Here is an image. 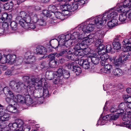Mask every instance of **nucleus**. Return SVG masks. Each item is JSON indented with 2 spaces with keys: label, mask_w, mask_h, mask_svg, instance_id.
<instances>
[{
  "label": "nucleus",
  "mask_w": 131,
  "mask_h": 131,
  "mask_svg": "<svg viewBox=\"0 0 131 131\" xmlns=\"http://www.w3.org/2000/svg\"><path fill=\"white\" fill-rule=\"evenodd\" d=\"M56 78L53 81V83L55 84H62L63 83L62 80L60 78V77H54Z\"/></svg>",
  "instance_id": "obj_42"
},
{
  "label": "nucleus",
  "mask_w": 131,
  "mask_h": 131,
  "mask_svg": "<svg viewBox=\"0 0 131 131\" xmlns=\"http://www.w3.org/2000/svg\"><path fill=\"white\" fill-rule=\"evenodd\" d=\"M50 12L49 11L47 10H44L42 12V14L45 16L47 17L50 16L51 15L50 14Z\"/></svg>",
  "instance_id": "obj_61"
},
{
  "label": "nucleus",
  "mask_w": 131,
  "mask_h": 131,
  "mask_svg": "<svg viewBox=\"0 0 131 131\" xmlns=\"http://www.w3.org/2000/svg\"><path fill=\"white\" fill-rule=\"evenodd\" d=\"M103 41V40L101 39H98L96 41L95 45L96 47H98V51L102 52V51L105 50V47L104 45L102 44Z\"/></svg>",
  "instance_id": "obj_14"
},
{
  "label": "nucleus",
  "mask_w": 131,
  "mask_h": 131,
  "mask_svg": "<svg viewBox=\"0 0 131 131\" xmlns=\"http://www.w3.org/2000/svg\"><path fill=\"white\" fill-rule=\"evenodd\" d=\"M123 5L125 6L126 9H129L130 10V8H131V0H125L123 3Z\"/></svg>",
  "instance_id": "obj_38"
},
{
  "label": "nucleus",
  "mask_w": 131,
  "mask_h": 131,
  "mask_svg": "<svg viewBox=\"0 0 131 131\" xmlns=\"http://www.w3.org/2000/svg\"><path fill=\"white\" fill-rule=\"evenodd\" d=\"M64 70L61 67L59 69L57 72H54L53 73L54 77H61L62 75L63 71Z\"/></svg>",
  "instance_id": "obj_26"
},
{
  "label": "nucleus",
  "mask_w": 131,
  "mask_h": 131,
  "mask_svg": "<svg viewBox=\"0 0 131 131\" xmlns=\"http://www.w3.org/2000/svg\"><path fill=\"white\" fill-rule=\"evenodd\" d=\"M127 13H123L120 14L119 16V20L121 22L125 21L127 18Z\"/></svg>",
  "instance_id": "obj_36"
},
{
  "label": "nucleus",
  "mask_w": 131,
  "mask_h": 131,
  "mask_svg": "<svg viewBox=\"0 0 131 131\" xmlns=\"http://www.w3.org/2000/svg\"><path fill=\"white\" fill-rule=\"evenodd\" d=\"M11 15H9L7 13H4L2 15L0 19V23H2V26L4 27H8V22H10L12 18Z\"/></svg>",
  "instance_id": "obj_7"
},
{
  "label": "nucleus",
  "mask_w": 131,
  "mask_h": 131,
  "mask_svg": "<svg viewBox=\"0 0 131 131\" xmlns=\"http://www.w3.org/2000/svg\"><path fill=\"white\" fill-rule=\"evenodd\" d=\"M127 113L126 114L124 115L122 117V119L125 122H123L122 123H120L118 125L121 126L124 122H127L128 123L129 122H131V112L130 111H127Z\"/></svg>",
  "instance_id": "obj_15"
},
{
  "label": "nucleus",
  "mask_w": 131,
  "mask_h": 131,
  "mask_svg": "<svg viewBox=\"0 0 131 131\" xmlns=\"http://www.w3.org/2000/svg\"><path fill=\"white\" fill-rule=\"evenodd\" d=\"M112 73L116 76H119L122 75L123 72L122 70L118 68L114 70L112 72Z\"/></svg>",
  "instance_id": "obj_32"
},
{
  "label": "nucleus",
  "mask_w": 131,
  "mask_h": 131,
  "mask_svg": "<svg viewBox=\"0 0 131 131\" xmlns=\"http://www.w3.org/2000/svg\"><path fill=\"white\" fill-rule=\"evenodd\" d=\"M83 47H82L80 43H78L77 44H76L74 47L73 48L74 50H80L81 49H83Z\"/></svg>",
  "instance_id": "obj_56"
},
{
  "label": "nucleus",
  "mask_w": 131,
  "mask_h": 131,
  "mask_svg": "<svg viewBox=\"0 0 131 131\" xmlns=\"http://www.w3.org/2000/svg\"><path fill=\"white\" fill-rule=\"evenodd\" d=\"M112 46L111 45H106V48H105V50H103L102 51V52L101 53L102 54H103V53H104L105 51L107 52H111V50H112Z\"/></svg>",
  "instance_id": "obj_44"
},
{
  "label": "nucleus",
  "mask_w": 131,
  "mask_h": 131,
  "mask_svg": "<svg viewBox=\"0 0 131 131\" xmlns=\"http://www.w3.org/2000/svg\"><path fill=\"white\" fill-rule=\"evenodd\" d=\"M129 104H127L126 102L122 103L119 105L120 107L123 108H125V107H126V110L127 111V108L131 109V103H129Z\"/></svg>",
  "instance_id": "obj_27"
},
{
  "label": "nucleus",
  "mask_w": 131,
  "mask_h": 131,
  "mask_svg": "<svg viewBox=\"0 0 131 131\" xmlns=\"http://www.w3.org/2000/svg\"><path fill=\"white\" fill-rule=\"evenodd\" d=\"M130 41H131V38L129 39H124L122 42L123 47H125V46L127 45H130L131 46V43L130 42Z\"/></svg>",
  "instance_id": "obj_43"
},
{
  "label": "nucleus",
  "mask_w": 131,
  "mask_h": 131,
  "mask_svg": "<svg viewBox=\"0 0 131 131\" xmlns=\"http://www.w3.org/2000/svg\"><path fill=\"white\" fill-rule=\"evenodd\" d=\"M38 24L41 26H45L46 25V23L45 21L43 19H38V21L37 22Z\"/></svg>",
  "instance_id": "obj_57"
},
{
  "label": "nucleus",
  "mask_w": 131,
  "mask_h": 131,
  "mask_svg": "<svg viewBox=\"0 0 131 131\" xmlns=\"http://www.w3.org/2000/svg\"><path fill=\"white\" fill-rule=\"evenodd\" d=\"M125 53L122 52L119 55V58L117 59L115 62V65L117 66H119L121 63H123L124 62L123 59L125 56Z\"/></svg>",
  "instance_id": "obj_17"
},
{
  "label": "nucleus",
  "mask_w": 131,
  "mask_h": 131,
  "mask_svg": "<svg viewBox=\"0 0 131 131\" xmlns=\"http://www.w3.org/2000/svg\"><path fill=\"white\" fill-rule=\"evenodd\" d=\"M110 115H106L103 117L102 119H100L98 121L97 124L101 125H103L105 124V122L108 120H110Z\"/></svg>",
  "instance_id": "obj_22"
},
{
  "label": "nucleus",
  "mask_w": 131,
  "mask_h": 131,
  "mask_svg": "<svg viewBox=\"0 0 131 131\" xmlns=\"http://www.w3.org/2000/svg\"><path fill=\"white\" fill-rule=\"evenodd\" d=\"M116 18H114L113 19L108 22V26L110 28H112L117 25V20L116 19Z\"/></svg>",
  "instance_id": "obj_23"
},
{
  "label": "nucleus",
  "mask_w": 131,
  "mask_h": 131,
  "mask_svg": "<svg viewBox=\"0 0 131 131\" xmlns=\"http://www.w3.org/2000/svg\"><path fill=\"white\" fill-rule=\"evenodd\" d=\"M106 60L105 61V64L102 66H104V67L101 68L100 70L101 72L105 73H110L112 70L113 68L112 65L109 64L107 63L106 62Z\"/></svg>",
  "instance_id": "obj_10"
},
{
  "label": "nucleus",
  "mask_w": 131,
  "mask_h": 131,
  "mask_svg": "<svg viewBox=\"0 0 131 131\" xmlns=\"http://www.w3.org/2000/svg\"><path fill=\"white\" fill-rule=\"evenodd\" d=\"M121 125L122 126H124L129 128L131 129V122H129L128 123L127 122H124Z\"/></svg>",
  "instance_id": "obj_58"
},
{
  "label": "nucleus",
  "mask_w": 131,
  "mask_h": 131,
  "mask_svg": "<svg viewBox=\"0 0 131 131\" xmlns=\"http://www.w3.org/2000/svg\"><path fill=\"white\" fill-rule=\"evenodd\" d=\"M102 52L98 51L97 53H95L93 54V56H91L89 58H90L92 62L94 64L96 65L101 60V65H103L105 64V61L107 60L109 58V56L107 54H102Z\"/></svg>",
  "instance_id": "obj_4"
},
{
  "label": "nucleus",
  "mask_w": 131,
  "mask_h": 131,
  "mask_svg": "<svg viewBox=\"0 0 131 131\" xmlns=\"http://www.w3.org/2000/svg\"><path fill=\"white\" fill-rule=\"evenodd\" d=\"M95 19L91 22H90L89 24H88L85 25L84 24H82L81 26L77 28L78 30L79 31V34L81 36L83 37V38L84 36H83V34H85L86 33H88L90 31H91L94 30L95 25L96 24V25H97L96 23H94Z\"/></svg>",
  "instance_id": "obj_5"
},
{
  "label": "nucleus",
  "mask_w": 131,
  "mask_h": 131,
  "mask_svg": "<svg viewBox=\"0 0 131 131\" xmlns=\"http://www.w3.org/2000/svg\"><path fill=\"white\" fill-rule=\"evenodd\" d=\"M90 63L88 61V59H85L84 60V62L82 66L85 69H87L90 67Z\"/></svg>",
  "instance_id": "obj_45"
},
{
  "label": "nucleus",
  "mask_w": 131,
  "mask_h": 131,
  "mask_svg": "<svg viewBox=\"0 0 131 131\" xmlns=\"http://www.w3.org/2000/svg\"><path fill=\"white\" fill-rule=\"evenodd\" d=\"M55 15L57 18L62 20L63 19L64 17L63 14L59 12L56 13Z\"/></svg>",
  "instance_id": "obj_51"
},
{
  "label": "nucleus",
  "mask_w": 131,
  "mask_h": 131,
  "mask_svg": "<svg viewBox=\"0 0 131 131\" xmlns=\"http://www.w3.org/2000/svg\"><path fill=\"white\" fill-rule=\"evenodd\" d=\"M16 55H15L9 54L6 56V58L7 59L8 63H14L16 62L15 59L16 58Z\"/></svg>",
  "instance_id": "obj_20"
},
{
  "label": "nucleus",
  "mask_w": 131,
  "mask_h": 131,
  "mask_svg": "<svg viewBox=\"0 0 131 131\" xmlns=\"http://www.w3.org/2000/svg\"><path fill=\"white\" fill-rule=\"evenodd\" d=\"M8 126L13 130H16L15 131H29V126L25 124L24 121L20 119H16L14 123H10Z\"/></svg>",
  "instance_id": "obj_3"
},
{
  "label": "nucleus",
  "mask_w": 131,
  "mask_h": 131,
  "mask_svg": "<svg viewBox=\"0 0 131 131\" xmlns=\"http://www.w3.org/2000/svg\"><path fill=\"white\" fill-rule=\"evenodd\" d=\"M17 19L19 20V23L20 20L22 19L24 20L25 22L28 23L30 22V16L29 14H27L24 11H21L20 13V15L19 16H18L16 18Z\"/></svg>",
  "instance_id": "obj_12"
},
{
  "label": "nucleus",
  "mask_w": 131,
  "mask_h": 131,
  "mask_svg": "<svg viewBox=\"0 0 131 131\" xmlns=\"http://www.w3.org/2000/svg\"><path fill=\"white\" fill-rule=\"evenodd\" d=\"M72 5L71 4H68L61 6L60 8L63 11H68L72 12Z\"/></svg>",
  "instance_id": "obj_24"
},
{
  "label": "nucleus",
  "mask_w": 131,
  "mask_h": 131,
  "mask_svg": "<svg viewBox=\"0 0 131 131\" xmlns=\"http://www.w3.org/2000/svg\"><path fill=\"white\" fill-rule=\"evenodd\" d=\"M59 41L60 44V46L59 47H60L61 45L64 44V42L66 41V36H65V35H62L59 36Z\"/></svg>",
  "instance_id": "obj_34"
},
{
  "label": "nucleus",
  "mask_w": 131,
  "mask_h": 131,
  "mask_svg": "<svg viewBox=\"0 0 131 131\" xmlns=\"http://www.w3.org/2000/svg\"><path fill=\"white\" fill-rule=\"evenodd\" d=\"M16 64L17 65H20L23 62V59L21 57H16L15 59Z\"/></svg>",
  "instance_id": "obj_48"
},
{
  "label": "nucleus",
  "mask_w": 131,
  "mask_h": 131,
  "mask_svg": "<svg viewBox=\"0 0 131 131\" xmlns=\"http://www.w3.org/2000/svg\"><path fill=\"white\" fill-rule=\"evenodd\" d=\"M83 52L81 51L80 50H74V52H72L74 55L78 56V57L82 56Z\"/></svg>",
  "instance_id": "obj_49"
},
{
  "label": "nucleus",
  "mask_w": 131,
  "mask_h": 131,
  "mask_svg": "<svg viewBox=\"0 0 131 131\" xmlns=\"http://www.w3.org/2000/svg\"><path fill=\"white\" fill-rule=\"evenodd\" d=\"M26 86L23 82H18L16 84L15 90L18 92H21L24 89H25Z\"/></svg>",
  "instance_id": "obj_16"
},
{
  "label": "nucleus",
  "mask_w": 131,
  "mask_h": 131,
  "mask_svg": "<svg viewBox=\"0 0 131 131\" xmlns=\"http://www.w3.org/2000/svg\"><path fill=\"white\" fill-rule=\"evenodd\" d=\"M29 16H30V22L31 21L32 22L35 23H37L38 21V19H38L37 15L36 14L32 13H30Z\"/></svg>",
  "instance_id": "obj_25"
},
{
  "label": "nucleus",
  "mask_w": 131,
  "mask_h": 131,
  "mask_svg": "<svg viewBox=\"0 0 131 131\" xmlns=\"http://www.w3.org/2000/svg\"><path fill=\"white\" fill-rule=\"evenodd\" d=\"M62 75L64 78L67 79L69 77L70 75V74L69 72L66 70H64L63 72Z\"/></svg>",
  "instance_id": "obj_54"
},
{
  "label": "nucleus",
  "mask_w": 131,
  "mask_h": 131,
  "mask_svg": "<svg viewBox=\"0 0 131 131\" xmlns=\"http://www.w3.org/2000/svg\"><path fill=\"white\" fill-rule=\"evenodd\" d=\"M113 48L115 49L119 50L121 49V46L119 42H114L113 43Z\"/></svg>",
  "instance_id": "obj_39"
},
{
  "label": "nucleus",
  "mask_w": 131,
  "mask_h": 131,
  "mask_svg": "<svg viewBox=\"0 0 131 131\" xmlns=\"http://www.w3.org/2000/svg\"><path fill=\"white\" fill-rule=\"evenodd\" d=\"M24 81L29 84L27 88V91L28 94L27 95H33L35 97H37L38 94L39 89L42 90V84L46 81L45 78L40 79L38 78L29 77L28 76H24L23 77Z\"/></svg>",
  "instance_id": "obj_1"
},
{
  "label": "nucleus",
  "mask_w": 131,
  "mask_h": 131,
  "mask_svg": "<svg viewBox=\"0 0 131 131\" xmlns=\"http://www.w3.org/2000/svg\"><path fill=\"white\" fill-rule=\"evenodd\" d=\"M86 40L87 43H92L94 41L92 37L90 35H89Z\"/></svg>",
  "instance_id": "obj_52"
},
{
  "label": "nucleus",
  "mask_w": 131,
  "mask_h": 131,
  "mask_svg": "<svg viewBox=\"0 0 131 131\" xmlns=\"http://www.w3.org/2000/svg\"><path fill=\"white\" fill-rule=\"evenodd\" d=\"M3 91L4 93L6 95H9L11 98L8 97H7L5 100L6 102L9 104H12L15 102L14 95L12 92L10 90L8 87H5L4 88Z\"/></svg>",
  "instance_id": "obj_6"
},
{
  "label": "nucleus",
  "mask_w": 131,
  "mask_h": 131,
  "mask_svg": "<svg viewBox=\"0 0 131 131\" xmlns=\"http://www.w3.org/2000/svg\"><path fill=\"white\" fill-rule=\"evenodd\" d=\"M65 36H66V40L71 39L74 40L77 38L78 39L80 40L82 39L83 37L81 36L78 29L76 32H74L72 35L71 34H69L65 35Z\"/></svg>",
  "instance_id": "obj_9"
},
{
  "label": "nucleus",
  "mask_w": 131,
  "mask_h": 131,
  "mask_svg": "<svg viewBox=\"0 0 131 131\" xmlns=\"http://www.w3.org/2000/svg\"><path fill=\"white\" fill-rule=\"evenodd\" d=\"M45 84H44V86L42 87V90L41 89H39L38 93H40L39 92L42 91L43 96L45 98H47L50 95L49 93V91L46 86H45Z\"/></svg>",
  "instance_id": "obj_19"
},
{
  "label": "nucleus",
  "mask_w": 131,
  "mask_h": 131,
  "mask_svg": "<svg viewBox=\"0 0 131 131\" xmlns=\"http://www.w3.org/2000/svg\"><path fill=\"white\" fill-rule=\"evenodd\" d=\"M16 84V83L15 81H12L10 82L9 85L12 89L15 90Z\"/></svg>",
  "instance_id": "obj_53"
},
{
  "label": "nucleus",
  "mask_w": 131,
  "mask_h": 131,
  "mask_svg": "<svg viewBox=\"0 0 131 131\" xmlns=\"http://www.w3.org/2000/svg\"><path fill=\"white\" fill-rule=\"evenodd\" d=\"M12 19V18L11 19V20L9 23L8 22V23H9L8 24V27L9 25H10L13 30H16L17 29V24L16 22L14 21L11 22Z\"/></svg>",
  "instance_id": "obj_35"
},
{
  "label": "nucleus",
  "mask_w": 131,
  "mask_h": 131,
  "mask_svg": "<svg viewBox=\"0 0 131 131\" xmlns=\"http://www.w3.org/2000/svg\"><path fill=\"white\" fill-rule=\"evenodd\" d=\"M61 47H59V48L60 49H61V52L60 53V54H62V56L64 54L66 53H67V52H68V50H69V49H68L67 48H62Z\"/></svg>",
  "instance_id": "obj_60"
},
{
  "label": "nucleus",
  "mask_w": 131,
  "mask_h": 131,
  "mask_svg": "<svg viewBox=\"0 0 131 131\" xmlns=\"http://www.w3.org/2000/svg\"><path fill=\"white\" fill-rule=\"evenodd\" d=\"M6 110L9 112L15 113L16 112V110H17V108L16 107L13 106L12 104H10L7 106Z\"/></svg>",
  "instance_id": "obj_30"
},
{
  "label": "nucleus",
  "mask_w": 131,
  "mask_h": 131,
  "mask_svg": "<svg viewBox=\"0 0 131 131\" xmlns=\"http://www.w3.org/2000/svg\"><path fill=\"white\" fill-rule=\"evenodd\" d=\"M72 70L75 73V74L77 75H79L82 72V70L80 68L77 66H74Z\"/></svg>",
  "instance_id": "obj_29"
},
{
  "label": "nucleus",
  "mask_w": 131,
  "mask_h": 131,
  "mask_svg": "<svg viewBox=\"0 0 131 131\" xmlns=\"http://www.w3.org/2000/svg\"><path fill=\"white\" fill-rule=\"evenodd\" d=\"M105 34L103 31H99L98 32L96 33V35L95 36V37L96 38V36L99 39L103 38L105 35Z\"/></svg>",
  "instance_id": "obj_47"
},
{
  "label": "nucleus",
  "mask_w": 131,
  "mask_h": 131,
  "mask_svg": "<svg viewBox=\"0 0 131 131\" xmlns=\"http://www.w3.org/2000/svg\"><path fill=\"white\" fill-rule=\"evenodd\" d=\"M83 50L82 52V55L83 56H84L86 55H89V54L90 53V51H91L90 49L89 48H83Z\"/></svg>",
  "instance_id": "obj_41"
},
{
  "label": "nucleus",
  "mask_w": 131,
  "mask_h": 131,
  "mask_svg": "<svg viewBox=\"0 0 131 131\" xmlns=\"http://www.w3.org/2000/svg\"><path fill=\"white\" fill-rule=\"evenodd\" d=\"M114 8H112L110 10L106 11L102 16L96 17L95 19L94 23L97 25H103L106 23V21L112 19L117 17V13L114 11Z\"/></svg>",
  "instance_id": "obj_2"
},
{
  "label": "nucleus",
  "mask_w": 131,
  "mask_h": 131,
  "mask_svg": "<svg viewBox=\"0 0 131 131\" xmlns=\"http://www.w3.org/2000/svg\"><path fill=\"white\" fill-rule=\"evenodd\" d=\"M50 44L52 47L56 49L58 47L59 48V46H60L59 41L56 39L51 40L50 41Z\"/></svg>",
  "instance_id": "obj_21"
},
{
  "label": "nucleus",
  "mask_w": 131,
  "mask_h": 131,
  "mask_svg": "<svg viewBox=\"0 0 131 131\" xmlns=\"http://www.w3.org/2000/svg\"><path fill=\"white\" fill-rule=\"evenodd\" d=\"M117 10L119 13L123 12L124 13L128 12L129 10H127L125 6L123 5V6H120L117 7Z\"/></svg>",
  "instance_id": "obj_37"
},
{
  "label": "nucleus",
  "mask_w": 131,
  "mask_h": 131,
  "mask_svg": "<svg viewBox=\"0 0 131 131\" xmlns=\"http://www.w3.org/2000/svg\"><path fill=\"white\" fill-rule=\"evenodd\" d=\"M56 7L54 5H51L49 6L48 8V10L51 13V12L53 13L54 11L57 9Z\"/></svg>",
  "instance_id": "obj_50"
},
{
  "label": "nucleus",
  "mask_w": 131,
  "mask_h": 131,
  "mask_svg": "<svg viewBox=\"0 0 131 131\" xmlns=\"http://www.w3.org/2000/svg\"><path fill=\"white\" fill-rule=\"evenodd\" d=\"M123 52H127L131 51V46L130 45H127L125 47H123Z\"/></svg>",
  "instance_id": "obj_55"
},
{
  "label": "nucleus",
  "mask_w": 131,
  "mask_h": 131,
  "mask_svg": "<svg viewBox=\"0 0 131 131\" xmlns=\"http://www.w3.org/2000/svg\"><path fill=\"white\" fill-rule=\"evenodd\" d=\"M57 61L56 60L50 61L49 62V66L51 68H55L57 66Z\"/></svg>",
  "instance_id": "obj_46"
},
{
  "label": "nucleus",
  "mask_w": 131,
  "mask_h": 131,
  "mask_svg": "<svg viewBox=\"0 0 131 131\" xmlns=\"http://www.w3.org/2000/svg\"><path fill=\"white\" fill-rule=\"evenodd\" d=\"M66 57L68 59L74 61L75 60L74 56L72 52L71 51V50H68L67 52V54Z\"/></svg>",
  "instance_id": "obj_33"
},
{
  "label": "nucleus",
  "mask_w": 131,
  "mask_h": 131,
  "mask_svg": "<svg viewBox=\"0 0 131 131\" xmlns=\"http://www.w3.org/2000/svg\"><path fill=\"white\" fill-rule=\"evenodd\" d=\"M6 55L5 57H2L1 59V60H0L1 63L3 64H4L6 63H8L7 61V59L6 58Z\"/></svg>",
  "instance_id": "obj_64"
},
{
  "label": "nucleus",
  "mask_w": 131,
  "mask_h": 131,
  "mask_svg": "<svg viewBox=\"0 0 131 131\" xmlns=\"http://www.w3.org/2000/svg\"><path fill=\"white\" fill-rule=\"evenodd\" d=\"M34 52L36 54H44L47 52V50L43 46L39 45L34 50Z\"/></svg>",
  "instance_id": "obj_13"
},
{
  "label": "nucleus",
  "mask_w": 131,
  "mask_h": 131,
  "mask_svg": "<svg viewBox=\"0 0 131 131\" xmlns=\"http://www.w3.org/2000/svg\"><path fill=\"white\" fill-rule=\"evenodd\" d=\"M10 118V115L8 114L4 113L0 117V121H8Z\"/></svg>",
  "instance_id": "obj_31"
},
{
  "label": "nucleus",
  "mask_w": 131,
  "mask_h": 131,
  "mask_svg": "<svg viewBox=\"0 0 131 131\" xmlns=\"http://www.w3.org/2000/svg\"><path fill=\"white\" fill-rule=\"evenodd\" d=\"M87 0H74L75 2H78L79 5H83L87 2Z\"/></svg>",
  "instance_id": "obj_62"
},
{
  "label": "nucleus",
  "mask_w": 131,
  "mask_h": 131,
  "mask_svg": "<svg viewBox=\"0 0 131 131\" xmlns=\"http://www.w3.org/2000/svg\"><path fill=\"white\" fill-rule=\"evenodd\" d=\"M26 99L24 103L27 105H29L32 104L33 102L32 99L30 98V95H26Z\"/></svg>",
  "instance_id": "obj_28"
},
{
  "label": "nucleus",
  "mask_w": 131,
  "mask_h": 131,
  "mask_svg": "<svg viewBox=\"0 0 131 131\" xmlns=\"http://www.w3.org/2000/svg\"><path fill=\"white\" fill-rule=\"evenodd\" d=\"M24 60L26 64H31L35 62L36 57L33 56L32 52L29 51L25 53Z\"/></svg>",
  "instance_id": "obj_8"
},
{
  "label": "nucleus",
  "mask_w": 131,
  "mask_h": 131,
  "mask_svg": "<svg viewBox=\"0 0 131 131\" xmlns=\"http://www.w3.org/2000/svg\"><path fill=\"white\" fill-rule=\"evenodd\" d=\"M74 40H66L64 42V44L61 46L62 48H65L70 50V47L74 43V41H73Z\"/></svg>",
  "instance_id": "obj_18"
},
{
  "label": "nucleus",
  "mask_w": 131,
  "mask_h": 131,
  "mask_svg": "<svg viewBox=\"0 0 131 131\" xmlns=\"http://www.w3.org/2000/svg\"><path fill=\"white\" fill-rule=\"evenodd\" d=\"M25 22L24 20L22 19L20 20L19 22V24L23 28L27 29L29 28L34 29L36 27L35 25L34 24Z\"/></svg>",
  "instance_id": "obj_11"
},
{
  "label": "nucleus",
  "mask_w": 131,
  "mask_h": 131,
  "mask_svg": "<svg viewBox=\"0 0 131 131\" xmlns=\"http://www.w3.org/2000/svg\"><path fill=\"white\" fill-rule=\"evenodd\" d=\"M110 120H115L117 119L119 117L118 115L117 114H116L115 115H113L110 114Z\"/></svg>",
  "instance_id": "obj_59"
},
{
  "label": "nucleus",
  "mask_w": 131,
  "mask_h": 131,
  "mask_svg": "<svg viewBox=\"0 0 131 131\" xmlns=\"http://www.w3.org/2000/svg\"><path fill=\"white\" fill-rule=\"evenodd\" d=\"M22 96L19 94H18L17 95L15 96H14V97H15V99H14V101H15V102L16 103L19 102Z\"/></svg>",
  "instance_id": "obj_63"
},
{
  "label": "nucleus",
  "mask_w": 131,
  "mask_h": 131,
  "mask_svg": "<svg viewBox=\"0 0 131 131\" xmlns=\"http://www.w3.org/2000/svg\"><path fill=\"white\" fill-rule=\"evenodd\" d=\"M74 2L71 5H72V12H74L77 10L78 8V7L81 5H79L78 2H75L74 0Z\"/></svg>",
  "instance_id": "obj_40"
}]
</instances>
